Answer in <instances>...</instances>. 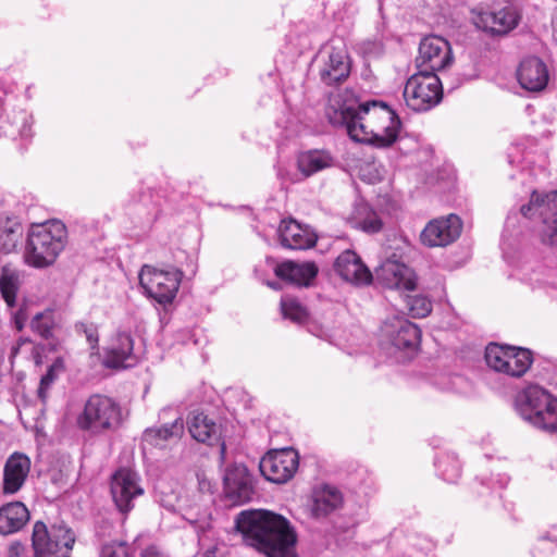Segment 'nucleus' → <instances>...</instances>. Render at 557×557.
I'll list each match as a JSON object with an SVG mask.
<instances>
[{
    "mask_svg": "<svg viewBox=\"0 0 557 557\" xmlns=\"http://www.w3.org/2000/svg\"><path fill=\"white\" fill-rule=\"evenodd\" d=\"M341 504V493L334 487L326 486L314 495L311 506L312 516L315 518L326 517L337 509Z\"/></svg>",
    "mask_w": 557,
    "mask_h": 557,
    "instance_id": "nucleus-28",
    "label": "nucleus"
},
{
    "mask_svg": "<svg viewBox=\"0 0 557 557\" xmlns=\"http://www.w3.org/2000/svg\"><path fill=\"white\" fill-rule=\"evenodd\" d=\"M335 272L346 282L356 286L372 282V273L361 258L350 249L343 251L334 262Z\"/></svg>",
    "mask_w": 557,
    "mask_h": 557,
    "instance_id": "nucleus-18",
    "label": "nucleus"
},
{
    "mask_svg": "<svg viewBox=\"0 0 557 557\" xmlns=\"http://www.w3.org/2000/svg\"><path fill=\"white\" fill-rule=\"evenodd\" d=\"M406 306L413 318H425L432 311V302L422 295L406 296Z\"/></svg>",
    "mask_w": 557,
    "mask_h": 557,
    "instance_id": "nucleus-38",
    "label": "nucleus"
},
{
    "mask_svg": "<svg viewBox=\"0 0 557 557\" xmlns=\"http://www.w3.org/2000/svg\"><path fill=\"white\" fill-rule=\"evenodd\" d=\"M30 471V459L23 453H13L3 468L2 492L5 495L17 493L24 485Z\"/></svg>",
    "mask_w": 557,
    "mask_h": 557,
    "instance_id": "nucleus-21",
    "label": "nucleus"
},
{
    "mask_svg": "<svg viewBox=\"0 0 557 557\" xmlns=\"http://www.w3.org/2000/svg\"><path fill=\"white\" fill-rule=\"evenodd\" d=\"M472 20L476 28L492 36H505L518 26L521 16L516 8L505 7L496 11H480Z\"/></svg>",
    "mask_w": 557,
    "mask_h": 557,
    "instance_id": "nucleus-14",
    "label": "nucleus"
},
{
    "mask_svg": "<svg viewBox=\"0 0 557 557\" xmlns=\"http://www.w3.org/2000/svg\"><path fill=\"white\" fill-rule=\"evenodd\" d=\"M201 557H218L215 549H208Z\"/></svg>",
    "mask_w": 557,
    "mask_h": 557,
    "instance_id": "nucleus-51",
    "label": "nucleus"
},
{
    "mask_svg": "<svg viewBox=\"0 0 557 557\" xmlns=\"http://www.w3.org/2000/svg\"><path fill=\"white\" fill-rule=\"evenodd\" d=\"M54 318L52 310H46L36 313L30 321V329L37 333L40 337L49 339L52 337V331L54 327Z\"/></svg>",
    "mask_w": 557,
    "mask_h": 557,
    "instance_id": "nucleus-36",
    "label": "nucleus"
},
{
    "mask_svg": "<svg viewBox=\"0 0 557 557\" xmlns=\"http://www.w3.org/2000/svg\"><path fill=\"white\" fill-rule=\"evenodd\" d=\"M50 387H51V385H39V387L37 389V396L44 405L47 401Z\"/></svg>",
    "mask_w": 557,
    "mask_h": 557,
    "instance_id": "nucleus-48",
    "label": "nucleus"
},
{
    "mask_svg": "<svg viewBox=\"0 0 557 557\" xmlns=\"http://www.w3.org/2000/svg\"><path fill=\"white\" fill-rule=\"evenodd\" d=\"M110 490L116 508L124 515L134 508L135 499L144 494L138 474L127 468H121L113 473Z\"/></svg>",
    "mask_w": 557,
    "mask_h": 557,
    "instance_id": "nucleus-12",
    "label": "nucleus"
},
{
    "mask_svg": "<svg viewBox=\"0 0 557 557\" xmlns=\"http://www.w3.org/2000/svg\"><path fill=\"white\" fill-rule=\"evenodd\" d=\"M122 420V409L117 403L107 396L92 395L77 417V425L96 434L119 428Z\"/></svg>",
    "mask_w": 557,
    "mask_h": 557,
    "instance_id": "nucleus-5",
    "label": "nucleus"
},
{
    "mask_svg": "<svg viewBox=\"0 0 557 557\" xmlns=\"http://www.w3.org/2000/svg\"><path fill=\"white\" fill-rule=\"evenodd\" d=\"M182 278L183 272L178 269L160 270L148 264L139 273V284L146 294L163 306L172 304Z\"/></svg>",
    "mask_w": 557,
    "mask_h": 557,
    "instance_id": "nucleus-8",
    "label": "nucleus"
},
{
    "mask_svg": "<svg viewBox=\"0 0 557 557\" xmlns=\"http://www.w3.org/2000/svg\"><path fill=\"white\" fill-rule=\"evenodd\" d=\"M281 310L285 319H289L298 323L304 322L308 317L306 308L302 307L297 299L290 296L282 297Z\"/></svg>",
    "mask_w": 557,
    "mask_h": 557,
    "instance_id": "nucleus-37",
    "label": "nucleus"
},
{
    "mask_svg": "<svg viewBox=\"0 0 557 557\" xmlns=\"http://www.w3.org/2000/svg\"><path fill=\"white\" fill-rule=\"evenodd\" d=\"M24 549L25 547L21 542H13L8 548V557H21Z\"/></svg>",
    "mask_w": 557,
    "mask_h": 557,
    "instance_id": "nucleus-46",
    "label": "nucleus"
},
{
    "mask_svg": "<svg viewBox=\"0 0 557 557\" xmlns=\"http://www.w3.org/2000/svg\"><path fill=\"white\" fill-rule=\"evenodd\" d=\"M244 542L268 557H297V533L289 520L269 510H244L235 519Z\"/></svg>",
    "mask_w": 557,
    "mask_h": 557,
    "instance_id": "nucleus-2",
    "label": "nucleus"
},
{
    "mask_svg": "<svg viewBox=\"0 0 557 557\" xmlns=\"http://www.w3.org/2000/svg\"><path fill=\"white\" fill-rule=\"evenodd\" d=\"M184 432V421L181 417L172 423H165L159 428H148L143 434V441L154 447H162L172 437H181Z\"/></svg>",
    "mask_w": 557,
    "mask_h": 557,
    "instance_id": "nucleus-27",
    "label": "nucleus"
},
{
    "mask_svg": "<svg viewBox=\"0 0 557 557\" xmlns=\"http://www.w3.org/2000/svg\"><path fill=\"white\" fill-rule=\"evenodd\" d=\"M553 379L557 380V369H556V372H555V376Z\"/></svg>",
    "mask_w": 557,
    "mask_h": 557,
    "instance_id": "nucleus-53",
    "label": "nucleus"
},
{
    "mask_svg": "<svg viewBox=\"0 0 557 557\" xmlns=\"http://www.w3.org/2000/svg\"><path fill=\"white\" fill-rule=\"evenodd\" d=\"M517 413L533 428L557 433V397L541 385H525L513 400Z\"/></svg>",
    "mask_w": 557,
    "mask_h": 557,
    "instance_id": "nucleus-4",
    "label": "nucleus"
},
{
    "mask_svg": "<svg viewBox=\"0 0 557 557\" xmlns=\"http://www.w3.org/2000/svg\"><path fill=\"white\" fill-rule=\"evenodd\" d=\"M435 467L442 479L455 483L460 476L461 467L458 458L453 454H445L435 460Z\"/></svg>",
    "mask_w": 557,
    "mask_h": 557,
    "instance_id": "nucleus-34",
    "label": "nucleus"
},
{
    "mask_svg": "<svg viewBox=\"0 0 557 557\" xmlns=\"http://www.w3.org/2000/svg\"><path fill=\"white\" fill-rule=\"evenodd\" d=\"M361 51L369 57H379L383 52V46L380 41L366 40L361 44Z\"/></svg>",
    "mask_w": 557,
    "mask_h": 557,
    "instance_id": "nucleus-43",
    "label": "nucleus"
},
{
    "mask_svg": "<svg viewBox=\"0 0 557 557\" xmlns=\"http://www.w3.org/2000/svg\"><path fill=\"white\" fill-rule=\"evenodd\" d=\"M403 95L408 108L425 112L442 100V83L436 74L418 71L408 78Z\"/></svg>",
    "mask_w": 557,
    "mask_h": 557,
    "instance_id": "nucleus-7",
    "label": "nucleus"
},
{
    "mask_svg": "<svg viewBox=\"0 0 557 557\" xmlns=\"http://www.w3.org/2000/svg\"><path fill=\"white\" fill-rule=\"evenodd\" d=\"M21 286V273L10 264H4L0 271V293L9 307H14Z\"/></svg>",
    "mask_w": 557,
    "mask_h": 557,
    "instance_id": "nucleus-29",
    "label": "nucleus"
},
{
    "mask_svg": "<svg viewBox=\"0 0 557 557\" xmlns=\"http://www.w3.org/2000/svg\"><path fill=\"white\" fill-rule=\"evenodd\" d=\"M67 243L64 223L58 220L32 226L25 247L26 264L36 269L52 265Z\"/></svg>",
    "mask_w": 557,
    "mask_h": 557,
    "instance_id": "nucleus-3",
    "label": "nucleus"
},
{
    "mask_svg": "<svg viewBox=\"0 0 557 557\" xmlns=\"http://www.w3.org/2000/svg\"><path fill=\"white\" fill-rule=\"evenodd\" d=\"M100 557H134V549L125 541H110L100 549Z\"/></svg>",
    "mask_w": 557,
    "mask_h": 557,
    "instance_id": "nucleus-39",
    "label": "nucleus"
},
{
    "mask_svg": "<svg viewBox=\"0 0 557 557\" xmlns=\"http://www.w3.org/2000/svg\"><path fill=\"white\" fill-rule=\"evenodd\" d=\"M136 362L132 335L127 332H117L106 350L103 366L110 369H126Z\"/></svg>",
    "mask_w": 557,
    "mask_h": 557,
    "instance_id": "nucleus-17",
    "label": "nucleus"
},
{
    "mask_svg": "<svg viewBox=\"0 0 557 557\" xmlns=\"http://www.w3.org/2000/svg\"><path fill=\"white\" fill-rule=\"evenodd\" d=\"M24 345H32V341H30L29 338H26V337H21V338L16 342V344H15L14 346H12V348H11V356H10V358H11V359H12V358H14V357L18 354L20 349H21Z\"/></svg>",
    "mask_w": 557,
    "mask_h": 557,
    "instance_id": "nucleus-47",
    "label": "nucleus"
},
{
    "mask_svg": "<svg viewBox=\"0 0 557 557\" xmlns=\"http://www.w3.org/2000/svg\"><path fill=\"white\" fill-rule=\"evenodd\" d=\"M27 321V312L25 308H20L14 314H13V323L17 331H22L25 326V323Z\"/></svg>",
    "mask_w": 557,
    "mask_h": 557,
    "instance_id": "nucleus-45",
    "label": "nucleus"
},
{
    "mask_svg": "<svg viewBox=\"0 0 557 557\" xmlns=\"http://www.w3.org/2000/svg\"><path fill=\"white\" fill-rule=\"evenodd\" d=\"M517 76L521 87L532 92L543 90L548 82L546 65L536 57L522 60L518 67Z\"/></svg>",
    "mask_w": 557,
    "mask_h": 557,
    "instance_id": "nucleus-22",
    "label": "nucleus"
},
{
    "mask_svg": "<svg viewBox=\"0 0 557 557\" xmlns=\"http://www.w3.org/2000/svg\"><path fill=\"white\" fill-rule=\"evenodd\" d=\"M320 82L325 86H339L350 74V59L342 39H332L315 55Z\"/></svg>",
    "mask_w": 557,
    "mask_h": 557,
    "instance_id": "nucleus-6",
    "label": "nucleus"
},
{
    "mask_svg": "<svg viewBox=\"0 0 557 557\" xmlns=\"http://www.w3.org/2000/svg\"><path fill=\"white\" fill-rule=\"evenodd\" d=\"M377 280L389 289L413 290L416 288L414 272L405 263L387 259L376 272Z\"/></svg>",
    "mask_w": 557,
    "mask_h": 557,
    "instance_id": "nucleus-19",
    "label": "nucleus"
},
{
    "mask_svg": "<svg viewBox=\"0 0 557 557\" xmlns=\"http://www.w3.org/2000/svg\"><path fill=\"white\" fill-rule=\"evenodd\" d=\"M453 59L449 42L443 37L432 35L421 40L416 63L419 72L436 74L449 66Z\"/></svg>",
    "mask_w": 557,
    "mask_h": 557,
    "instance_id": "nucleus-11",
    "label": "nucleus"
},
{
    "mask_svg": "<svg viewBox=\"0 0 557 557\" xmlns=\"http://www.w3.org/2000/svg\"><path fill=\"white\" fill-rule=\"evenodd\" d=\"M75 331L84 334L92 348L98 345V330L94 323L78 322L75 324Z\"/></svg>",
    "mask_w": 557,
    "mask_h": 557,
    "instance_id": "nucleus-41",
    "label": "nucleus"
},
{
    "mask_svg": "<svg viewBox=\"0 0 557 557\" xmlns=\"http://www.w3.org/2000/svg\"><path fill=\"white\" fill-rule=\"evenodd\" d=\"M224 491L227 498L243 504L252 499L255 494L253 479L244 465H232L224 474Z\"/></svg>",
    "mask_w": 557,
    "mask_h": 557,
    "instance_id": "nucleus-16",
    "label": "nucleus"
},
{
    "mask_svg": "<svg viewBox=\"0 0 557 557\" xmlns=\"http://www.w3.org/2000/svg\"><path fill=\"white\" fill-rule=\"evenodd\" d=\"M21 136L24 137V138H29L32 137V129H30V125H28L26 122L24 123L21 132H20Z\"/></svg>",
    "mask_w": 557,
    "mask_h": 557,
    "instance_id": "nucleus-49",
    "label": "nucleus"
},
{
    "mask_svg": "<svg viewBox=\"0 0 557 557\" xmlns=\"http://www.w3.org/2000/svg\"><path fill=\"white\" fill-rule=\"evenodd\" d=\"M513 351V346H504L492 343L485 348L486 364L496 372L504 373L510 359V352Z\"/></svg>",
    "mask_w": 557,
    "mask_h": 557,
    "instance_id": "nucleus-31",
    "label": "nucleus"
},
{
    "mask_svg": "<svg viewBox=\"0 0 557 557\" xmlns=\"http://www.w3.org/2000/svg\"><path fill=\"white\" fill-rule=\"evenodd\" d=\"M52 540V553L57 554L61 548L72 549L75 543L74 532L63 522L54 523L50 527Z\"/></svg>",
    "mask_w": 557,
    "mask_h": 557,
    "instance_id": "nucleus-35",
    "label": "nucleus"
},
{
    "mask_svg": "<svg viewBox=\"0 0 557 557\" xmlns=\"http://www.w3.org/2000/svg\"><path fill=\"white\" fill-rule=\"evenodd\" d=\"M281 245L288 249L304 250L313 247L317 243L315 233L296 220H283L278 227Z\"/></svg>",
    "mask_w": 557,
    "mask_h": 557,
    "instance_id": "nucleus-20",
    "label": "nucleus"
},
{
    "mask_svg": "<svg viewBox=\"0 0 557 557\" xmlns=\"http://www.w3.org/2000/svg\"><path fill=\"white\" fill-rule=\"evenodd\" d=\"M333 162V157L325 150H308L299 153L297 158L298 170L306 177L331 168Z\"/></svg>",
    "mask_w": 557,
    "mask_h": 557,
    "instance_id": "nucleus-26",
    "label": "nucleus"
},
{
    "mask_svg": "<svg viewBox=\"0 0 557 557\" xmlns=\"http://www.w3.org/2000/svg\"><path fill=\"white\" fill-rule=\"evenodd\" d=\"M188 430L197 442L209 445L216 443L220 437L219 425L203 412H193L188 421Z\"/></svg>",
    "mask_w": 557,
    "mask_h": 557,
    "instance_id": "nucleus-25",
    "label": "nucleus"
},
{
    "mask_svg": "<svg viewBox=\"0 0 557 557\" xmlns=\"http://www.w3.org/2000/svg\"><path fill=\"white\" fill-rule=\"evenodd\" d=\"M23 237V226L20 222L8 220L0 232V251L10 253Z\"/></svg>",
    "mask_w": 557,
    "mask_h": 557,
    "instance_id": "nucleus-33",
    "label": "nucleus"
},
{
    "mask_svg": "<svg viewBox=\"0 0 557 557\" xmlns=\"http://www.w3.org/2000/svg\"><path fill=\"white\" fill-rule=\"evenodd\" d=\"M462 222L456 214L430 221L421 233V242L428 247H445L457 240Z\"/></svg>",
    "mask_w": 557,
    "mask_h": 557,
    "instance_id": "nucleus-15",
    "label": "nucleus"
},
{
    "mask_svg": "<svg viewBox=\"0 0 557 557\" xmlns=\"http://www.w3.org/2000/svg\"><path fill=\"white\" fill-rule=\"evenodd\" d=\"M29 520V511L22 502L8 503L0 507V534L10 535L21 531Z\"/></svg>",
    "mask_w": 557,
    "mask_h": 557,
    "instance_id": "nucleus-24",
    "label": "nucleus"
},
{
    "mask_svg": "<svg viewBox=\"0 0 557 557\" xmlns=\"http://www.w3.org/2000/svg\"><path fill=\"white\" fill-rule=\"evenodd\" d=\"M32 546L34 557H52L51 529L42 521H37L33 527Z\"/></svg>",
    "mask_w": 557,
    "mask_h": 557,
    "instance_id": "nucleus-30",
    "label": "nucleus"
},
{
    "mask_svg": "<svg viewBox=\"0 0 557 557\" xmlns=\"http://www.w3.org/2000/svg\"><path fill=\"white\" fill-rule=\"evenodd\" d=\"M140 557H169L168 554L158 545L150 544L140 552Z\"/></svg>",
    "mask_w": 557,
    "mask_h": 557,
    "instance_id": "nucleus-44",
    "label": "nucleus"
},
{
    "mask_svg": "<svg viewBox=\"0 0 557 557\" xmlns=\"http://www.w3.org/2000/svg\"><path fill=\"white\" fill-rule=\"evenodd\" d=\"M500 488L506 487V485L509 482V478L507 475H500L499 480L497 481Z\"/></svg>",
    "mask_w": 557,
    "mask_h": 557,
    "instance_id": "nucleus-50",
    "label": "nucleus"
},
{
    "mask_svg": "<svg viewBox=\"0 0 557 557\" xmlns=\"http://www.w3.org/2000/svg\"><path fill=\"white\" fill-rule=\"evenodd\" d=\"M521 213L525 218H532L535 213L542 219V242L557 247V191L541 195L533 191L529 203L521 207Z\"/></svg>",
    "mask_w": 557,
    "mask_h": 557,
    "instance_id": "nucleus-9",
    "label": "nucleus"
},
{
    "mask_svg": "<svg viewBox=\"0 0 557 557\" xmlns=\"http://www.w3.org/2000/svg\"><path fill=\"white\" fill-rule=\"evenodd\" d=\"M357 226L369 234L379 233L383 227L381 218L375 212H370L363 219L357 221Z\"/></svg>",
    "mask_w": 557,
    "mask_h": 557,
    "instance_id": "nucleus-40",
    "label": "nucleus"
},
{
    "mask_svg": "<svg viewBox=\"0 0 557 557\" xmlns=\"http://www.w3.org/2000/svg\"><path fill=\"white\" fill-rule=\"evenodd\" d=\"M64 370V361L61 357H58L52 364L48 368L45 375L41 376L39 383H52L58 379L59 373Z\"/></svg>",
    "mask_w": 557,
    "mask_h": 557,
    "instance_id": "nucleus-42",
    "label": "nucleus"
},
{
    "mask_svg": "<svg viewBox=\"0 0 557 557\" xmlns=\"http://www.w3.org/2000/svg\"><path fill=\"white\" fill-rule=\"evenodd\" d=\"M275 274L283 281L297 286H310L318 275V267L314 262L298 263L295 261H285L277 264Z\"/></svg>",
    "mask_w": 557,
    "mask_h": 557,
    "instance_id": "nucleus-23",
    "label": "nucleus"
},
{
    "mask_svg": "<svg viewBox=\"0 0 557 557\" xmlns=\"http://www.w3.org/2000/svg\"><path fill=\"white\" fill-rule=\"evenodd\" d=\"M269 286H270V287H272V288H274V289H277V288H278V286H277V284H276V283H269Z\"/></svg>",
    "mask_w": 557,
    "mask_h": 557,
    "instance_id": "nucleus-52",
    "label": "nucleus"
},
{
    "mask_svg": "<svg viewBox=\"0 0 557 557\" xmlns=\"http://www.w3.org/2000/svg\"><path fill=\"white\" fill-rule=\"evenodd\" d=\"M382 336L399 350L414 351L421 338L420 329L409 320L395 315L386 319L381 327Z\"/></svg>",
    "mask_w": 557,
    "mask_h": 557,
    "instance_id": "nucleus-13",
    "label": "nucleus"
},
{
    "mask_svg": "<svg viewBox=\"0 0 557 557\" xmlns=\"http://www.w3.org/2000/svg\"><path fill=\"white\" fill-rule=\"evenodd\" d=\"M505 374L512 377H521L533 362L532 351L527 348L515 347L510 352Z\"/></svg>",
    "mask_w": 557,
    "mask_h": 557,
    "instance_id": "nucleus-32",
    "label": "nucleus"
},
{
    "mask_svg": "<svg viewBox=\"0 0 557 557\" xmlns=\"http://www.w3.org/2000/svg\"><path fill=\"white\" fill-rule=\"evenodd\" d=\"M326 115L332 125L345 127L352 140L376 148L391 147L398 138L401 124L386 103L375 100L357 107L346 103L330 106Z\"/></svg>",
    "mask_w": 557,
    "mask_h": 557,
    "instance_id": "nucleus-1",
    "label": "nucleus"
},
{
    "mask_svg": "<svg viewBox=\"0 0 557 557\" xmlns=\"http://www.w3.org/2000/svg\"><path fill=\"white\" fill-rule=\"evenodd\" d=\"M299 467V455L294 448L268 451L259 462V470L264 479L276 484L288 482Z\"/></svg>",
    "mask_w": 557,
    "mask_h": 557,
    "instance_id": "nucleus-10",
    "label": "nucleus"
}]
</instances>
